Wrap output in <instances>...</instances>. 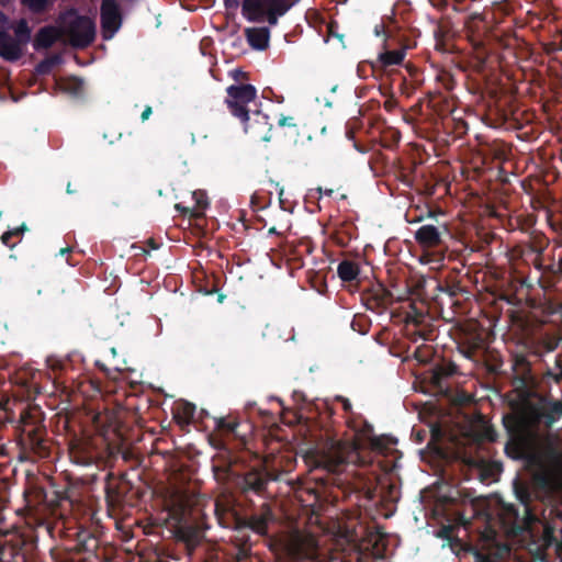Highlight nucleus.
<instances>
[{"mask_svg": "<svg viewBox=\"0 0 562 562\" xmlns=\"http://www.w3.org/2000/svg\"><path fill=\"white\" fill-rule=\"evenodd\" d=\"M267 0H244L241 4L243 15L250 22H260L265 18Z\"/></svg>", "mask_w": 562, "mask_h": 562, "instance_id": "nucleus-25", "label": "nucleus"}, {"mask_svg": "<svg viewBox=\"0 0 562 562\" xmlns=\"http://www.w3.org/2000/svg\"><path fill=\"white\" fill-rule=\"evenodd\" d=\"M246 36L252 48L263 50L269 45L270 32L267 27H252L246 30Z\"/></svg>", "mask_w": 562, "mask_h": 562, "instance_id": "nucleus-26", "label": "nucleus"}, {"mask_svg": "<svg viewBox=\"0 0 562 562\" xmlns=\"http://www.w3.org/2000/svg\"><path fill=\"white\" fill-rule=\"evenodd\" d=\"M240 424L236 419H227L226 417H215L214 428L222 437H232L238 439V446L246 445V438L238 430Z\"/></svg>", "mask_w": 562, "mask_h": 562, "instance_id": "nucleus-21", "label": "nucleus"}, {"mask_svg": "<svg viewBox=\"0 0 562 562\" xmlns=\"http://www.w3.org/2000/svg\"><path fill=\"white\" fill-rule=\"evenodd\" d=\"M503 425L510 437V441L517 447H521L526 436L532 429L528 417L527 403H525L521 412L505 415Z\"/></svg>", "mask_w": 562, "mask_h": 562, "instance_id": "nucleus-8", "label": "nucleus"}, {"mask_svg": "<svg viewBox=\"0 0 562 562\" xmlns=\"http://www.w3.org/2000/svg\"><path fill=\"white\" fill-rule=\"evenodd\" d=\"M23 55V46L7 31H0V57L8 61H16Z\"/></svg>", "mask_w": 562, "mask_h": 562, "instance_id": "nucleus-20", "label": "nucleus"}, {"mask_svg": "<svg viewBox=\"0 0 562 562\" xmlns=\"http://www.w3.org/2000/svg\"><path fill=\"white\" fill-rule=\"evenodd\" d=\"M543 254H538L530 262L529 265H532L541 274L536 279V282L542 288L544 291L552 288V281L546 283L544 282V268L546 265L543 263L542 259Z\"/></svg>", "mask_w": 562, "mask_h": 562, "instance_id": "nucleus-36", "label": "nucleus"}, {"mask_svg": "<svg viewBox=\"0 0 562 562\" xmlns=\"http://www.w3.org/2000/svg\"><path fill=\"white\" fill-rule=\"evenodd\" d=\"M514 492L517 499L524 506V518L521 520L527 521L532 519L533 514L530 508V503L532 501V491L530 486L525 482L516 480L514 483Z\"/></svg>", "mask_w": 562, "mask_h": 562, "instance_id": "nucleus-24", "label": "nucleus"}, {"mask_svg": "<svg viewBox=\"0 0 562 562\" xmlns=\"http://www.w3.org/2000/svg\"><path fill=\"white\" fill-rule=\"evenodd\" d=\"M5 22H7L5 14L0 11V29H2L4 26Z\"/></svg>", "mask_w": 562, "mask_h": 562, "instance_id": "nucleus-59", "label": "nucleus"}, {"mask_svg": "<svg viewBox=\"0 0 562 562\" xmlns=\"http://www.w3.org/2000/svg\"><path fill=\"white\" fill-rule=\"evenodd\" d=\"M420 316H414V317H411V322H413L415 325H419V318Z\"/></svg>", "mask_w": 562, "mask_h": 562, "instance_id": "nucleus-64", "label": "nucleus"}, {"mask_svg": "<svg viewBox=\"0 0 562 562\" xmlns=\"http://www.w3.org/2000/svg\"><path fill=\"white\" fill-rule=\"evenodd\" d=\"M370 325V319L363 314L353 315L350 323L351 328L361 335H364L369 331Z\"/></svg>", "mask_w": 562, "mask_h": 562, "instance_id": "nucleus-38", "label": "nucleus"}, {"mask_svg": "<svg viewBox=\"0 0 562 562\" xmlns=\"http://www.w3.org/2000/svg\"><path fill=\"white\" fill-rule=\"evenodd\" d=\"M501 520L505 526L515 527L520 521L519 510L514 504H502Z\"/></svg>", "mask_w": 562, "mask_h": 562, "instance_id": "nucleus-30", "label": "nucleus"}, {"mask_svg": "<svg viewBox=\"0 0 562 562\" xmlns=\"http://www.w3.org/2000/svg\"><path fill=\"white\" fill-rule=\"evenodd\" d=\"M336 401L341 403V406H342V409L345 411V413H352V405L347 397L338 395V396H336Z\"/></svg>", "mask_w": 562, "mask_h": 562, "instance_id": "nucleus-45", "label": "nucleus"}, {"mask_svg": "<svg viewBox=\"0 0 562 562\" xmlns=\"http://www.w3.org/2000/svg\"><path fill=\"white\" fill-rule=\"evenodd\" d=\"M65 90L78 95L83 90V81L77 77H71L65 82Z\"/></svg>", "mask_w": 562, "mask_h": 562, "instance_id": "nucleus-40", "label": "nucleus"}, {"mask_svg": "<svg viewBox=\"0 0 562 562\" xmlns=\"http://www.w3.org/2000/svg\"><path fill=\"white\" fill-rule=\"evenodd\" d=\"M509 225L512 231L519 229L529 235L528 240L520 241L512 248L510 254L513 259L529 265L538 254H543L549 246V239L544 234L533 229L530 231L531 223L528 220L518 216L514 221H510Z\"/></svg>", "mask_w": 562, "mask_h": 562, "instance_id": "nucleus-5", "label": "nucleus"}, {"mask_svg": "<svg viewBox=\"0 0 562 562\" xmlns=\"http://www.w3.org/2000/svg\"><path fill=\"white\" fill-rule=\"evenodd\" d=\"M227 98L225 100L231 113L240 121L249 119L248 103L255 101L257 90L252 85H232L226 89Z\"/></svg>", "mask_w": 562, "mask_h": 562, "instance_id": "nucleus-7", "label": "nucleus"}, {"mask_svg": "<svg viewBox=\"0 0 562 562\" xmlns=\"http://www.w3.org/2000/svg\"><path fill=\"white\" fill-rule=\"evenodd\" d=\"M449 235L446 224H424L415 232L416 243L424 249L445 247V238Z\"/></svg>", "mask_w": 562, "mask_h": 562, "instance_id": "nucleus-11", "label": "nucleus"}, {"mask_svg": "<svg viewBox=\"0 0 562 562\" xmlns=\"http://www.w3.org/2000/svg\"><path fill=\"white\" fill-rule=\"evenodd\" d=\"M374 34H375L376 36H381V35H383V34H385L384 25H383V24H378V25H375V27H374Z\"/></svg>", "mask_w": 562, "mask_h": 562, "instance_id": "nucleus-57", "label": "nucleus"}, {"mask_svg": "<svg viewBox=\"0 0 562 562\" xmlns=\"http://www.w3.org/2000/svg\"><path fill=\"white\" fill-rule=\"evenodd\" d=\"M290 121H292V117L281 116L278 121V124H279V126L293 125Z\"/></svg>", "mask_w": 562, "mask_h": 562, "instance_id": "nucleus-55", "label": "nucleus"}, {"mask_svg": "<svg viewBox=\"0 0 562 562\" xmlns=\"http://www.w3.org/2000/svg\"><path fill=\"white\" fill-rule=\"evenodd\" d=\"M265 16H266L267 22L270 25H277L278 19H279L280 15H277L276 13H273L272 11H270L268 9V10H266Z\"/></svg>", "mask_w": 562, "mask_h": 562, "instance_id": "nucleus-50", "label": "nucleus"}, {"mask_svg": "<svg viewBox=\"0 0 562 562\" xmlns=\"http://www.w3.org/2000/svg\"><path fill=\"white\" fill-rule=\"evenodd\" d=\"M147 245L151 248V249H158L159 248V245L155 241V239L153 238H149L147 240Z\"/></svg>", "mask_w": 562, "mask_h": 562, "instance_id": "nucleus-58", "label": "nucleus"}, {"mask_svg": "<svg viewBox=\"0 0 562 562\" xmlns=\"http://www.w3.org/2000/svg\"><path fill=\"white\" fill-rule=\"evenodd\" d=\"M47 362H48V364H49L50 369H52L53 371H55V372H56V371H61V370L64 369V362H63V361H60V360H57V359H50V358H49V359L47 360Z\"/></svg>", "mask_w": 562, "mask_h": 562, "instance_id": "nucleus-49", "label": "nucleus"}, {"mask_svg": "<svg viewBox=\"0 0 562 562\" xmlns=\"http://www.w3.org/2000/svg\"><path fill=\"white\" fill-rule=\"evenodd\" d=\"M269 234H273V235H280V233L277 231L276 227H270L269 231H268Z\"/></svg>", "mask_w": 562, "mask_h": 562, "instance_id": "nucleus-63", "label": "nucleus"}, {"mask_svg": "<svg viewBox=\"0 0 562 562\" xmlns=\"http://www.w3.org/2000/svg\"><path fill=\"white\" fill-rule=\"evenodd\" d=\"M71 251H72V248H71V247H65V248H61V249L59 250V254H60L61 256H64V255H66V254H68V252H71Z\"/></svg>", "mask_w": 562, "mask_h": 562, "instance_id": "nucleus-60", "label": "nucleus"}, {"mask_svg": "<svg viewBox=\"0 0 562 562\" xmlns=\"http://www.w3.org/2000/svg\"><path fill=\"white\" fill-rule=\"evenodd\" d=\"M61 61V58L59 55H50L43 60H41L36 67L35 71L38 75L45 76L52 72L53 68L57 66Z\"/></svg>", "mask_w": 562, "mask_h": 562, "instance_id": "nucleus-34", "label": "nucleus"}, {"mask_svg": "<svg viewBox=\"0 0 562 562\" xmlns=\"http://www.w3.org/2000/svg\"><path fill=\"white\" fill-rule=\"evenodd\" d=\"M348 425L356 432L361 434L363 437H369L372 434V431H373V427L367 420L362 422V427L361 428L356 426L352 420H348Z\"/></svg>", "mask_w": 562, "mask_h": 562, "instance_id": "nucleus-41", "label": "nucleus"}, {"mask_svg": "<svg viewBox=\"0 0 562 562\" xmlns=\"http://www.w3.org/2000/svg\"><path fill=\"white\" fill-rule=\"evenodd\" d=\"M404 48L395 50H384L380 53L375 60L370 61L373 72H383L393 66L401 65L405 58Z\"/></svg>", "mask_w": 562, "mask_h": 562, "instance_id": "nucleus-19", "label": "nucleus"}, {"mask_svg": "<svg viewBox=\"0 0 562 562\" xmlns=\"http://www.w3.org/2000/svg\"><path fill=\"white\" fill-rule=\"evenodd\" d=\"M458 350L470 360H476L485 348V339L481 333L463 330L457 341Z\"/></svg>", "mask_w": 562, "mask_h": 562, "instance_id": "nucleus-15", "label": "nucleus"}, {"mask_svg": "<svg viewBox=\"0 0 562 562\" xmlns=\"http://www.w3.org/2000/svg\"><path fill=\"white\" fill-rule=\"evenodd\" d=\"M355 147L360 151V153H366L368 149L363 146H360L358 145L357 143L355 144Z\"/></svg>", "mask_w": 562, "mask_h": 562, "instance_id": "nucleus-62", "label": "nucleus"}, {"mask_svg": "<svg viewBox=\"0 0 562 562\" xmlns=\"http://www.w3.org/2000/svg\"><path fill=\"white\" fill-rule=\"evenodd\" d=\"M70 459L79 465H91L101 457L97 447L89 438H75L69 443Z\"/></svg>", "mask_w": 562, "mask_h": 562, "instance_id": "nucleus-13", "label": "nucleus"}, {"mask_svg": "<svg viewBox=\"0 0 562 562\" xmlns=\"http://www.w3.org/2000/svg\"><path fill=\"white\" fill-rule=\"evenodd\" d=\"M479 438L483 441L494 442L497 438V432L493 427L486 426L480 434Z\"/></svg>", "mask_w": 562, "mask_h": 562, "instance_id": "nucleus-42", "label": "nucleus"}, {"mask_svg": "<svg viewBox=\"0 0 562 562\" xmlns=\"http://www.w3.org/2000/svg\"><path fill=\"white\" fill-rule=\"evenodd\" d=\"M457 373L458 367L453 362L442 360L430 369L428 379L434 389L447 393L449 391L447 380Z\"/></svg>", "mask_w": 562, "mask_h": 562, "instance_id": "nucleus-17", "label": "nucleus"}, {"mask_svg": "<svg viewBox=\"0 0 562 562\" xmlns=\"http://www.w3.org/2000/svg\"><path fill=\"white\" fill-rule=\"evenodd\" d=\"M559 346V340L554 337L542 336L532 338L527 344V350L530 356L540 358L544 353L554 351Z\"/></svg>", "mask_w": 562, "mask_h": 562, "instance_id": "nucleus-22", "label": "nucleus"}, {"mask_svg": "<svg viewBox=\"0 0 562 562\" xmlns=\"http://www.w3.org/2000/svg\"><path fill=\"white\" fill-rule=\"evenodd\" d=\"M434 5L440 10H443V9L448 8V1L447 0H435Z\"/></svg>", "mask_w": 562, "mask_h": 562, "instance_id": "nucleus-56", "label": "nucleus"}, {"mask_svg": "<svg viewBox=\"0 0 562 562\" xmlns=\"http://www.w3.org/2000/svg\"><path fill=\"white\" fill-rule=\"evenodd\" d=\"M268 9L280 16L284 15L292 7L288 0H268Z\"/></svg>", "mask_w": 562, "mask_h": 562, "instance_id": "nucleus-39", "label": "nucleus"}, {"mask_svg": "<svg viewBox=\"0 0 562 562\" xmlns=\"http://www.w3.org/2000/svg\"><path fill=\"white\" fill-rule=\"evenodd\" d=\"M383 108L392 113L397 108V101L394 98L386 99L383 103Z\"/></svg>", "mask_w": 562, "mask_h": 562, "instance_id": "nucleus-48", "label": "nucleus"}, {"mask_svg": "<svg viewBox=\"0 0 562 562\" xmlns=\"http://www.w3.org/2000/svg\"><path fill=\"white\" fill-rule=\"evenodd\" d=\"M27 229L26 225L23 223L21 226L10 229L9 233H13V237H20Z\"/></svg>", "mask_w": 562, "mask_h": 562, "instance_id": "nucleus-53", "label": "nucleus"}, {"mask_svg": "<svg viewBox=\"0 0 562 562\" xmlns=\"http://www.w3.org/2000/svg\"><path fill=\"white\" fill-rule=\"evenodd\" d=\"M244 124L246 133L250 134L255 139L269 142L272 137V124L269 116L260 111H254L247 121H240Z\"/></svg>", "mask_w": 562, "mask_h": 562, "instance_id": "nucleus-16", "label": "nucleus"}, {"mask_svg": "<svg viewBox=\"0 0 562 562\" xmlns=\"http://www.w3.org/2000/svg\"><path fill=\"white\" fill-rule=\"evenodd\" d=\"M61 502H69L67 497H60L56 495V499L47 501L49 506H52L53 510H56L57 507L61 505Z\"/></svg>", "mask_w": 562, "mask_h": 562, "instance_id": "nucleus-51", "label": "nucleus"}, {"mask_svg": "<svg viewBox=\"0 0 562 562\" xmlns=\"http://www.w3.org/2000/svg\"><path fill=\"white\" fill-rule=\"evenodd\" d=\"M224 5L227 10H237L239 7V0H223Z\"/></svg>", "mask_w": 562, "mask_h": 562, "instance_id": "nucleus-52", "label": "nucleus"}, {"mask_svg": "<svg viewBox=\"0 0 562 562\" xmlns=\"http://www.w3.org/2000/svg\"><path fill=\"white\" fill-rule=\"evenodd\" d=\"M172 413L178 424L189 425L194 418L195 405L189 402H179L176 404Z\"/></svg>", "mask_w": 562, "mask_h": 562, "instance_id": "nucleus-27", "label": "nucleus"}, {"mask_svg": "<svg viewBox=\"0 0 562 562\" xmlns=\"http://www.w3.org/2000/svg\"><path fill=\"white\" fill-rule=\"evenodd\" d=\"M95 428L103 435L116 430V417L109 413H98L93 417Z\"/></svg>", "mask_w": 562, "mask_h": 562, "instance_id": "nucleus-29", "label": "nucleus"}, {"mask_svg": "<svg viewBox=\"0 0 562 562\" xmlns=\"http://www.w3.org/2000/svg\"><path fill=\"white\" fill-rule=\"evenodd\" d=\"M66 192H67L68 194H74V193L76 192V191L71 188V183H70V182H68V183H67Z\"/></svg>", "mask_w": 562, "mask_h": 562, "instance_id": "nucleus-61", "label": "nucleus"}, {"mask_svg": "<svg viewBox=\"0 0 562 562\" xmlns=\"http://www.w3.org/2000/svg\"><path fill=\"white\" fill-rule=\"evenodd\" d=\"M153 113L151 106L147 105L144 111L142 112L140 119L142 121H146L149 119L150 114Z\"/></svg>", "mask_w": 562, "mask_h": 562, "instance_id": "nucleus-54", "label": "nucleus"}, {"mask_svg": "<svg viewBox=\"0 0 562 562\" xmlns=\"http://www.w3.org/2000/svg\"><path fill=\"white\" fill-rule=\"evenodd\" d=\"M101 30L104 40H111L120 30L123 18L116 0H102L100 8Z\"/></svg>", "mask_w": 562, "mask_h": 562, "instance_id": "nucleus-10", "label": "nucleus"}, {"mask_svg": "<svg viewBox=\"0 0 562 562\" xmlns=\"http://www.w3.org/2000/svg\"><path fill=\"white\" fill-rule=\"evenodd\" d=\"M337 273L342 281L350 282L358 278L360 268L357 262L351 260H342L337 267Z\"/></svg>", "mask_w": 562, "mask_h": 562, "instance_id": "nucleus-28", "label": "nucleus"}, {"mask_svg": "<svg viewBox=\"0 0 562 562\" xmlns=\"http://www.w3.org/2000/svg\"><path fill=\"white\" fill-rule=\"evenodd\" d=\"M60 36L59 26L41 27L34 37L33 47L35 50L50 48Z\"/></svg>", "mask_w": 562, "mask_h": 562, "instance_id": "nucleus-23", "label": "nucleus"}, {"mask_svg": "<svg viewBox=\"0 0 562 562\" xmlns=\"http://www.w3.org/2000/svg\"><path fill=\"white\" fill-rule=\"evenodd\" d=\"M544 378L552 380L558 384L562 382V356L559 355L555 357L554 366L547 369L544 372Z\"/></svg>", "mask_w": 562, "mask_h": 562, "instance_id": "nucleus-37", "label": "nucleus"}, {"mask_svg": "<svg viewBox=\"0 0 562 562\" xmlns=\"http://www.w3.org/2000/svg\"><path fill=\"white\" fill-rule=\"evenodd\" d=\"M521 288H526L527 290H531L535 286L536 280H532L529 276L522 277L519 281Z\"/></svg>", "mask_w": 562, "mask_h": 562, "instance_id": "nucleus-47", "label": "nucleus"}, {"mask_svg": "<svg viewBox=\"0 0 562 562\" xmlns=\"http://www.w3.org/2000/svg\"><path fill=\"white\" fill-rule=\"evenodd\" d=\"M357 458L358 453L352 445L335 439L326 441L322 449L316 450L311 456L313 471L326 472V476H315V480L322 481L324 485L338 484L337 475L344 471L346 465L353 463Z\"/></svg>", "mask_w": 562, "mask_h": 562, "instance_id": "nucleus-3", "label": "nucleus"}, {"mask_svg": "<svg viewBox=\"0 0 562 562\" xmlns=\"http://www.w3.org/2000/svg\"><path fill=\"white\" fill-rule=\"evenodd\" d=\"M361 300L368 310L382 314L393 304L394 296L382 283H376L362 292Z\"/></svg>", "mask_w": 562, "mask_h": 562, "instance_id": "nucleus-12", "label": "nucleus"}, {"mask_svg": "<svg viewBox=\"0 0 562 562\" xmlns=\"http://www.w3.org/2000/svg\"><path fill=\"white\" fill-rule=\"evenodd\" d=\"M105 499L109 507L115 509L123 506L127 499V495L132 490V484L126 480V474L115 477L109 472L105 475Z\"/></svg>", "mask_w": 562, "mask_h": 562, "instance_id": "nucleus-9", "label": "nucleus"}, {"mask_svg": "<svg viewBox=\"0 0 562 562\" xmlns=\"http://www.w3.org/2000/svg\"><path fill=\"white\" fill-rule=\"evenodd\" d=\"M274 520V515L269 503H262L258 512L249 516H243L240 531L249 529L259 536H268L269 524Z\"/></svg>", "mask_w": 562, "mask_h": 562, "instance_id": "nucleus-14", "label": "nucleus"}, {"mask_svg": "<svg viewBox=\"0 0 562 562\" xmlns=\"http://www.w3.org/2000/svg\"><path fill=\"white\" fill-rule=\"evenodd\" d=\"M58 25L61 36L75 48H86L95 38V23L87 16L70 8L58 15Z\"/></svg>", "mask_w": 562, "mask_h": 562, "instance_id": "nucleus-4", "label": "nucleus"}, {"mask_svg": "<svg viewBox=\"0 0 562 562\" xmlns=\"http://www.w3.org/2000/svg\"><path fill=\"white\" fill-rule=\"evenodd\" d=\"M193 199L195 200V205L199 210H204L209 205L207 196L202 191H194Z\"/></svg>", "mask_w": 562, "mask_h": 562, "instance_id": "nucleus-43", "label": "nucleus"}, {"mask_svg": "<svg viewBox=\"0 0 562 562\" xmlns=\"http://www.w3.org/2000/svg\"><path fill=\"white\" fill-rule=\"evenodd\" d=\"M527 412L532 428L550 429L562 417V401L540 396L537 402H527Z\"/></svg>", "mask_w": 562, "mask_h": 562, "instance_id": "nucleus-6", "label": "nucleus"}, {"mask_svg": "<svg viewBox=\"0 0 562 562\" xmlns=\"http://www.w3.org/2000/svg\"><path fill=\"white\" fill-rule=\"evenodd\" d=\"M14 40L19 42L20 45H26L31 40V29L27 22L24 19H21L16 26L14 27Z\"/></svg>", "mask_w": 562, "mask_h": 562, "instance_id": "nucleus-35", "label": "nucleus"}, {"mask_svg": "<svg viewBox=\"0 0 562 562\" xmlns=\"http://www.w3.org/2000/svg\"><path fill=\"white\" fill-rule=\"evenodd\" d=\"M13 233H9V231L4 232L1 236V241L3 245L13 248L15 243H12Z\"/></svg>", "mask_w": 562, "mask_h": 562, "instance_id": "nucleus-46", "label": "nucleus"}, {"mask_svg": "<svg viewBox=\"0 0 562 562\" xmlns=\"http://www.w3.org/2000/svg\"><path fill=\"white\" fill-rule=\"evenodd\" d=\"M215 515L221 526L240 532L243 516L235 509L233 504L217 502L215 504Z\"/></svg>", "mask_w": 562, "mask_h": 562, "instance_id": "nucleus-18", "label": "nucleus"}, {"mask_svg": "<svg viewBox=\"0 0 562 562\" xmlns=\"http://www.w3.org/2000/svg\"><path fill=\"white\" fill-rule=\"evenodd\" d=\"M549 454H550V459L553 461V463L557 467L562 468V452H559L558 450L552 448L549 451Z\"/></svg>", "mask_w": 562, "mask_h": 562, "instance_id": "nucleus-44", "label": "nucleus"}, {"mask_svg": "<svg viewBox=\"0 0 562 562\" xmlns=\"http://www.w3.org/2000/svg\"><path fill=\"white\" fill-rule=\"evenodd\" d=\"M56 0H21V3L34 14L48 11Z\"/></svg>", "mask_w": 562, "mask_h": 562, "instance_id": "nucleus-32", "label": "nucleus"}, {"mask_svg": "<svg viewBox=\"0 0 562 562\" xmlns=\"http://www.w3.org/2000/svg\"><path fill=\"white\" fill-rule=\"evenodd\" d=\"M562 276V258L558 260V262H552L550 265H546L544 268V282L548 283L552 281V288L554 286L555 282L561 278Z\"/></svg>", "mask_w": 562, "mask_h": 562, "instance_id": "nucleus-33", "label": "nucleus"}, {"mask_svg": "<svg viewBox=\"0 0 562 562\" xmlns=\"http://www.w3.org/2000/svg\"><path fill=\"white\" fill-rule=\"evenodd\" d=\"M212 445L218 449L228 452V461L223 465L213 467L215 474L223 472V474L232 480L234 490L244 498L249 495H257L266 498L268 495V484L273 480L270 472L263 468H251L244 473H234L232 465L235 462L229 449L224 441V438H212Z\"/></svg>", "mask_w": 562, "mask_h": 562, "instance_id": "nucleus-2", "label": "nucleus"}, {"mask_svg": "<svg viewBox=\"0 0 562 562\" xmlns=\"http://www.w3.org/2000/svg\"><path fill=\"white\" fill-rule=\"evenodd\" d=\"M401 139V133L393 127H386L381 132V145L386 149H393Z\"/></svg>", "mask_w": 562, "mask_h": 562, "instance_id": "nucleus-31", "label": "nucleus"}, {"mask_svg": "<svg viewBox=\"0 0 562 562\" xmlns=\"http://www.w3.org/2000/svg\"><path fill=\"white\" fill-rule=\"evenodd\" d=\"M38 409H23L16 428L15 442L18 459L22 462L46 459L50 454L47 430L40 417Z\"/></svg>", "mask_w": 562, "mask_h": 562, "instance_id": "nucleus-1", "label": "nucleus"}]
</instances>
